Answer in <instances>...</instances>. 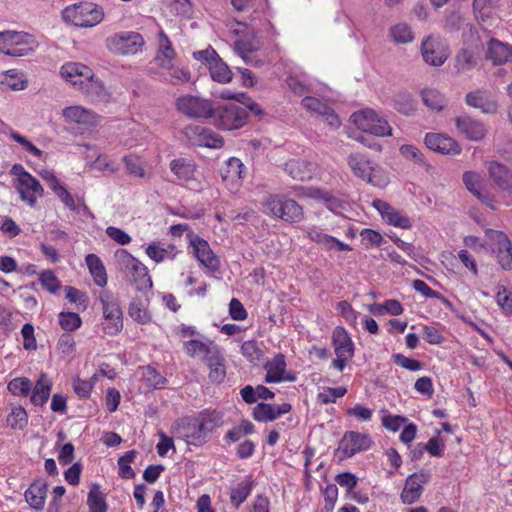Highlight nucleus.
<instances>
[{
	"label": "nucleus",
	"instance_id": "obj_1",
	"mask_svg": "<svg viewBox=\"0 0 512 512\" xmlns=\"http://www.w3.org/2000/svg\"><path fill=\"white\" fill-rule=\"evenodd\" d=\"M223 423L221 412L205 409L195 415L176 420L171 427V432L186 444L199 447L207 443L210 435Z\"/></svg>",
	"mask_w": 512,
	"mask_h": 512
},
{
	"label": "nucleus",
	"instance_id": "obj_2",
	"mask_svg": "<svg viewBox=\"0 0 512 512\" xmlns=\"http://www.w3.org/2000/svg\"><path fill=\"white\" fill-rule=\"evenodd\" d=\"M115 258L119 269L125 274L130 283L135 286L136 290L145 292L152 289V279L148 268L143 263L126 249L117 250Z\"/></svg>",
	"mask_w": 512,
	"mask_h": 512
},
{
	"label": "nucleus",
	"instance_id": "obj_3",
	"mask_svg": "<svg viewBox=\"0 0 512 512\" xmlns=\"http://www.w3.org/2000/svg\"><path fill=\"white\" fill-rule=\"evenodd\" d=\"M263 212L287 223H299L304 219V211L294 199L285 194H271L262 203Z\"/></svg>",
	"mask_w": 512,
	"mask_h": 512
},
{
	"label": "nucleus",
	"instance_id": "obj_4",
	"mask_svg": "<svg viewBox=\"0 0 512 512\" xmlns=\"http://www.w3.org/2000/svg\"><path fill=\"white\" fill-rule=\"evenodd\" d=\"M347 163L355 177L378 188H384L389 184V177L384 169L373 164L366 155L359 152L351 153Z\"/></svg>",
	"mask_w": 512,
	"mask_h": 512
},
{
	"label": "nucleus",
	"instance_id": "obj_5",
	"mask_svg": "<svg viewBox=\"0 0 512 512\" xmlns=\"http://www.w3.org/2000/svg\"><path fill=\"white\" fill-rule=\"evenodd\" d=\"M63 20L76 27L90 28L98 25L104 18L103 9L92 2H80L66 7L62 12Z\"/></svg>",
	"mask_w": 512,
	"mask_h": 512
},
{
	"label": "nucleus",
	"instance_id": "obj_6",
	"mask_svg": "<svg viewBox=\"0 0 512 512\" xmlns=\"http://www.w3.org/2000/svg\"><path fill=\"white\" fill-rule=\"evenodd\" d=\"M60 73L67 82L79 87L87 95H92L102 88L101 83L95 79L92 69L82 63H65Z\"/></svg>",
	"mask_w": 512,
	"mask_h": 512
},
{
	"label": "nucleus",
	"instance_id": "obj_7",
	"mask_svg": "<svg viewBox=\"0 0 512 512\" xmlns=\"http://www.w3.org/2000/svg\"><path fill=\"white\" fill-rule=\"evenodd\" d=\"M38 42L33 35L19 31L0 32V52L12 56L22 57L33 53Z\"/></svg>",
	"mask_w": 512,
	"mask_h": 512
},
{
	"label": "nucleus",
	"instance_id": "obj_8",
	"mask_svg": "<svg viewBox=\"0 0 512 512\" xmlns=\"http://www.w3.org/2000/svg\"><path fill=\"white\" fill-rule=\"evenodd\" d=\"M103 312V332L107 335H116L123 328V313L118 298L110 291L103 290L99 294Z\"/></svg>",
	"mask_w": 512,
	"mask_h": 512
},
{
	"label": "nucleus",
	"instance_id": "obj_9",
	"mask_svg": "<svg viewBox=\"0 0 512 512\" xmlns=\"http://www.w3.org/2000/svg\"><path fill=\"white\" fill-rule=\"evenodd\" d=\"M351 121L358 129L365 133H369L377 137L392 135V128L388 121L371 108H365L354 112L351 115Z\"/></svg>",
	"mask_w": 512,
	"mask_h": 512
},
{
	"label": "nucleus",
	"instance_id": "obj_10",
	"mask_svg": "<svg viewBox=\"0 0 512 512\" xmlns=\"http://www.w3.org/2000/svg\"><path fill=\"white\" fill-rule=\"evenodd\" d=\"M336 358L332 360L331 366L342 372L348 362L354 357L355 346L349 332L342 326L334 328L331 337Z\"/></svg>",
	"mask_w": 512,
	"mask_h": 512
},
{
	"label": "nucleus",
	"instance_id": "obj_11",
	"mask_svg": "<svg viewBox=\"0 0 512 512\" xmlns=\"http://www.w3.org/2000/svg\"><path fill=\"white\" fill-rule=\"evenodd\" d=\"M216 125L223 130H234L243 127L248 118V112L238 104H227L214 109Z\"/></svg>",
	"mask_w": 512,
	"mask_h": 512
},
{
	"label": "nucleus",
	"instance_id": "obj_12",
	"mask_svg": "<svg viewBox=\"0 0 512 512\" xmlns=\"http://www.w3.org/2000/svg\"><path fill=\"white\" fill-rule=\"evenodd\" d=\"M108 48L116 54L133 55L142 50L144 39L138 32L123 31L110 37Z\"/></svg>",
	"mask_w": 512,
	"mask_h": 512
},
{
	"label": "nucleus",
	"instance_id": "obj_13",
	"mask_svg": "<svg viewBox=\"0 0 512 512\" xmlns=\"http://www.w3.org/2000/svg\"><path fill=\"white\" fill-rule=\"evenodd\" d=\"M170 170L179 184L191 190H200L201 182L196 177L197 165L188 158H176L170 162Z\"/></svg>",
	"mask_w": 512,
	"mask_h": 512
},
{
	"label": "nucleus",
	"instance_id": "obj_14",
	"mask_svg": "<svg viewBox=\"0 0 512 512\" xmlns=\"http://www.w3.org/2000/svg\"><path fill=\"white\" fill-rule=\"evenodd\" d=\"M179 112L190 118H208L213 116L214 108L209 100L196 96H181L176 101Z\"/></svg>",
	"mask_w": 512,
	"mask_h": 512
},
{
	"label": "nucleus",
	"instance_id": "obj_15",
	"mask_svg": "<svg viewBox=\"0 0 512 512\" xmlns=\"http://www.w3.org/2000/svg\"><path fill=\"white\" fill-rule=\"evenodd\" d=\"M430 478V472L424 469L410 474L406 478L404 488L400 494L402 503L411 505L417 502L423 494L424 485L430 481Z\"/></svg>",
	"mask_w": 512,
	"mask_h": 512
},
{
	"label": "nucleus",
	"instance_id": "obj_16",
	"mask_svg": "<svg viewBox=\"0 0 512 512\" xmlns=\"http://www.w3.org/2000/svg\"><path fill=\"white\" fill-rule=\"evenodd\" d=\"M485 236L492 245L496 246L498 263L504 270H508L512 265V243L508 236L498 230L486 229Z\"/></svg>",
	"mask_w": 512,
	"mask_h": 512
},
{
	"label": "nucleus",
	"instance_id": "obj_17",
	"mask_svg": "<svg viewBox=\"0 0 512 512\" xmlns=\"http://www.w3.org/2000/svg\"><path fill=\"white\" fill-rule=\"evenodd\" d=\"M184 134L193 145L215 149L224 145L222 137L201 125L186 126Z\"/></svg>",
	"mask_w": 512,
	"mask_h": 512
},
{
	"label": "nucleus",
	"instance_id": "obj_18",
	"mask_svg": "<svg viewBox=\"0 0 512 512\" xmlns=\"http://www.w3.org/2000/svg\"><path fill=\"white\" fill-rule=\"evenodd\" d=\"M14 187L19 193L21 201L30 207H35L38 198L44 194V189L40 182L32 175H22V178L15 179Z\"/></svg>",
	"mask_w": 512,
	"mask_h": 512
},
{
	"label": "nucleus",
	"instance_id": "obj_19",
	"mask_svg": "<svg viewBox=\"0 0 512 512\" xmlns=\"http://www.w3.org/2000/svg\"><path fill=\"white\" fill-rule=\"evenodd\" d=\"M372 445L373 440L369 434L348 431L341 439L339 448L346 457H352L359 452L369 450Z\"/></svg>",
	"mask_w": 512,
	"mask_h": 512
},
{
	"label": "nucleus",
	"instance_id": "obj_20",
	"mask_svg": "<svg viewBox=\"0 0 512 512\" xmlns=\"http://www.w3.org/2000/svg\"><path fill=\"white\" fill-rule=\"evenodd\" d=\"M190 246L193 249V255L208 270L216 271L219 268V259L212 251L209 243L198 235L189 234Z\"/></svg>",
	"mask_w": 512,
	"mask_h": 512
},
{
	"label": "nucleus",
	"instance_id": "obj_21",
	"mask_svg": "<svg viewBox=\"0 0 512 512\" xmlns=\"http://www.w3.org/2000/svg\"><path fill=\"white\" fill-rule=\"evenodd\" d=\"M424 61L432 66H441L448 58V49L440 39L429 36L421 44Z\"/></svg>",
	"mask_w": 512,
	"mask_h": 512
},
{
	"label": "nucleus",
	"instance_id": "obj_22",
	"mask_svg": "<svg viewBox=\"0 0 512 512\" xmlns=\"http://www.w3.org/2000/svg\"><path fill=\"white\" fill-rule=\"evenodd\" d=\"M372 206L379 212L387 224L401 229H410L412 227L410 218L389 203L375 199L372 201Z\"/></svg>",
	"mask_w": 512,
	"mask_h": 512
},
{
	"label": "nucleus",
	"instance_id": "obj_23",
	"mask_svg": "<svg viewBox=\"0 0 512 512\" xmlns=\"http://www.w3.org/2000/svg\"><path fill=\"white\" fill-rule=\"evenodd\" d=\"M424 140L427 148L440 154L458 155L461 152L458 142L445 134L427 133Z\"/></svg>",
	"mask_w": 512,
	"mask_h": 512
},
{
	"label": "nucleus",
	"instance_id": "obj_24",
	"mask_svg": "<svg viewBox=\"0 0 512 512\" xmlns=\"http://www.w3.org/2000/svg\"><path fill=\"white\" fill-rule=\"evenodd\" d=\"M62 114L66 122L77 124L86 129L95 127L99 122V116L95 112L82 106L66 107Z\"/></svg>",
	"mask_w": 512,
	"mask_h": 512
},
{
	"label": "nucleus",
	"instance_id": "obj_25",
	"mask_svg": "<svg viewBox=\"0 0 512 512\" xmlns=\"http://www.w3.org/2000/svg\"><path fill=\"white\" fill-rule=\"evenodd\" d=\"M286 359L282 353L274 355L272 359L267 361L264 365L266 375L264 381L266 383H280L283 381H294L295 377L286 376Z\"/></svg>",
	"mask_w": 512,
	"mask_h": 512
},
{
	"label": "nucleus",
	"instance_id": "obj_26",
	"mask_svg": "<svg viewBox=\"0 0 512 512\" xmlns=\"http://www.w3.org/2000/svg\"><path fill=\"white\" fill-rule=\"evenodd\" d=\"M285 172L294 180H310L317 170V164L305 159H291L285 164Z\"/></svg>",
	"mask_w": 512,
	"mask_h": 512
},
{
	"label": "nucleus",
	"instance_id": "obj_27",
	"mask_svg": "<svg viewBox=\"0 0 512 512\" xmlns=\"http://www.w3.org/2000/svg\"><path fill=\"white\" fill-rule=\"evenodd\" d=\"M291 408L289 403H283L278 406L259 403L253 408L252 417L257 422H271L278 419L283 414L290 412Z\"/></svg>",
	"mask_w": 512,
	"mask_h": 512
},
{
	"label": "nucleus",
	"instance_id": "obj_28",
	"mask_svg": "<svg viewBox=\"0 0 512 512\" xmlns=\"http://www.w3.org/2000/svg\"><path fill=\"white\" fill-rule=\"evenodd\" d=\"M493 182L505 193L512 195V172L504 164L491 161L487 166Z\"/></svg>",
	"mask_w": 512,
	"mask_h": 512
},
{
	"label": "nucleus",
	"instance_id": "obj_29",
	"mask_svg": "<svg viewBox=\"0 0 512 512\" xmlns=\"http://www.w3.org/2000/svg\"><path fill=\"white\" fill-rule=\"evenodd\" d=\"M48 484L43 479L33 481L24 493L28 505L36 510L42 511L47 497Z\"/></svg>",
	"mask_w": 512,
	"mask_h": 512
},
{
	"label": "nucleus",
	"instance_id": "obj_30",
	"mask_svg": "<svg viewBox=\"0 0 512 512\" xmlns=\"http://www.w3.org/2000/svg\"><path fill=\"white\" fill-rule=\"evenodd\" d=\"M486 58L495 66L512 63V46L492 38L487 44Z\"/></svg>",
	"mask_w": 512,
	"mask_h": 512
},
{
	"label": "nucleus",
	"instance_id": "obj_31",
	"mask_svg": "<svg viewBox=\"0 0 512 512\" xmlns=\"http://www.w3.org/2000/svg\"><path fill=\"white\" fill-rule=\"evenodd\" d=\"M455 123L458 131L469 140L479 141L483 139L486 134L483 123L469 116H459L455 119Z\"/></svg>",
	"mask_w": 512,
	"mask_h": 512
},
{
	"label": "nucleus",
	"instance_id": "obj_32",
	"mask_svg": "<svg viewBox=\"0 0 512 512\" xmlns=\"http://www.w3.org/2000/svg\"><path fill=\"white\" fill-rule=\"evenodd\" d=\"M463 182L466 188L482 203L490 208H494L495 200L488 193L482 191L481 177L478 173L468 171L463 174Z\"/></svg>",
	"mask_w": 512,
	"mask_h": 512
},
{
	"label": "nucleus",
	"instance_id": "obj_33",
	"mask_svg": "<svg viewBox=\"0 0 512 512\" xmlns=\"http://www.w3.org/2000/svg\"><path fill=\"white\" fill-rule=\"evenodd\" d=\"M218 349L219 347L212 340L204 342L192 339L184 342V350L187 355L192 358L200 357L204 362Z\"/></svg>",
	"mask_w": 512,
	"mask_h": 512
},
{
	"label": "nucleus",
	"instance_id": "obj_34",
	"mask_svg": "<svg viewBox=\"0 0 512 512\" xmlns=\"http://www.w3.org/2000/svg\"><path fill=\"white\" fill-rule=\"evenodd\" d=\"M465 101L468 106L478 108L483 113L494 114L497 112V103L488 97L486 91H471L466 95Z\"/></svg>",
	"mask_w": 512,
	"mask_h": 512
},
{
	"label": "nucleus",
	"instance_id": "obj_35",
	"mask_svg": "<svg viewBox=\"0 0 512 512\" xmlns=\"http://www.w3.org/2000/svg\"><path fill=\"white\" fill-rule=\"evenodd\" d=\"M52 381L46 373H42L31 390L30 401L35 406H43L49 399Z\"/></svg>",
	"mask_w": 512,
	"mask_h": 512
},
{
	"label": "nucleus",
	"instance_id": "obj_36",
	"mask_svg": "<svg viewBox=\"0 0 512 512\" xmlns=\"http://www.w3.org/2000/svg\"><path fill=\"white\" fill-rule=\"evenodd\" d=\"M85 263L94 283L101 288L105 287L107 285L108 278L106 268L100 257L93 253L87 254L85 257Z\"/></svg>",
	"mask_w": 512,
	"mask_h": 512
},
{
	"label": "nucleus",
	"instance_id": "obj_37",
	"mask_svg": "<svg viewBox=\"0 0 512 512\" xmlns=\"http://www.w3.org/2000/svg\"><path fill=\"white\" fill-rule=\"evenodd\" d=\"M159 37V47L157 50V54L155 56L156 64L161 68L163 66H167L169 63L173 62L176 52L172 47V43L166 33L161 30L158 34Z\"/></svg>",
	"mask_w": 512,
	"mask_h": 512
},
{
	"label": "nucleus",
	"instance_id": "obj_38",
	"mask_svg": "<svg viewBox=\"0 0 512 512\" xmlns=\"http://www.w3.org/2000/svg\"><path fill=\"white\" fill-rule=\"evenodd\" d=\"M146 254L153 261L160 263L168 259L173 260L178 250L173 244L162 245L160 242H153L146 248Z\"/></svg>",
	"mask_w": 512,
	"mask_h": 512
},
{
	"label": "nucleus",
	"instance_id": "obj_39",
	"mask_svg": "<svg viewBox=\"0 0 512 512\" xmlns=\"http://www.w3.org/2000/svg\"><path fill=\"white\" fill-rule=\"evenodd\" d=\"M244 165L240 159L231 157L221 169V177L224 182L239 185L243 178Z\"/></svg>",
	"mask_w": 512,
	"mask_h": 512
},
{
	"label": "nucleus",
	"instance_id": "obj_40",
	"mask_svg": "<svg viewBox=\"0 0 512 512\" xmlns=\"http://www.w3.org/2000/svg\"><path fill=\"white\" fill-rule=\"evenodd\" d=\"M255 485V480L252 475H247L244 479L237 484L236 487L231 489L230 501L231 504L238 508L250 496L252 489Z\"/></svg>",
	"mask_w": 512,
	"mask_h": 512
},
{
	"label": "nucleus",
	"instance_id": "obj_41",
	"mask_svg": "<svg viewBox=\"0 0 512 512\" xmlns=\"http://www.w3.org/2000/svg\"><path fill=\"white\" fill-rule=\"evenodd\" d=\"M225 359L220 351V348L215 351L210 357L207 358L205 364L209 368V379L212 382L221 383L226 376Z\"/></svg>",
	"mask_w": 512,
	"mask_h": 512
},
{
	"label": "nucleus",
	"instance_id": "obj_42",
	"mask_svg": "<svg viewBox=\"0 0 512 512\" xmlns=\"http://www.w3.org/2000/svg\"><path fill=\"white\" fill-rule=\"evenodd\" d=\"M89 512H107L106 497L98 484H92L87 495Z\"/></svg>",
	"mask_w": 512,
	"mask_h": 512
},
{
	"label": "nucleus",
	"instance_id": "obj_43",
	"mask_svg": "<svg viewBox=\"0 0 512 512\" xmlns=\"http://www.w3.org/2000/svg\"><path fill=\"white\" fill-rule=\"evenodd\" d=\"M255 431V425L251 421L243 419L238 425L232 427L226 432L224 436V441L227 444H231L237 442L246 435L255 433Z\"/></svg>",
	"mask_w": 512,
	"mask_h": 512
},
{
	"label": "nucleus",
	"instance_id": "obj_44",
	"mask_svg": "<svg viewBox=\"0 0 512 512\" xmlns=\"http://www.w3.org/2000/svg\"><path fill=\"white\" fill-rule=\"evenodd\" d=\"M475 52L470 48L461 49L455 57V69L457 72H466L476 66Z\"/></svg>",
	"mask_w": 512,
	"mask_h": 512
},
{
	"label": "nucleus",
	"instance_id": "obj_45",
	"mask_svg": "<svg viewBox=\"0 0 512 512\" xmlns=\"http://www.w3.org/2000/svg\"><path fill=\"white\" fill-rule=\"evenodd\" d=\"M211 78L219 83H228L232 80V72L223 60L218 57L208 68Z\"/></svg>",
	"mask_w": 512,
	"mask_h": 512
},
{
	"label": "nucleus",
	"instance_id": "obj_46",
	"mask_svg": "<svg viewBox=\"0 0 512 512\" xmlns=\"http://www.w3.org/2000/svg\"><path fill=\"white\" fill-rule=\"evenodd\" d=\"M422 100L425 106L431 110L440 111L445 106V97L436 89L427 88L421 92Z\"/></svg>",
	"mask_w": 512,
	"mask_h": 512
},
{
	"label": "nucleus",
	"instance_id": "obj_47",
	"mask_svg": "<svg viewBox=\"0 0 512 512\" xmlns=\"http://www.w3.org/2000/svg\"><path fill=\"white\" fill-rule=\"evenodd\" d=\"M142 378L146 386L150 389H162L167 384V379L155 368L146 366L142 370Z\"/></svg>",
	"mask_w": 512,
	"mask_h": 512
},
{
	"label": "nucleus",
	"instance_id": "obj_48",
	"mask_svg": "<svg viewBox=\"0 0 512 512\" xmlns=\"http://www.w3.org/2000/svg\"><path fill=\"white\" fill-rule=\"evenodd\" d=\"M137 457V451L129 450L118 459V475L122 479H133L136 474L131 467V463L135 461Z\"/></svg>",
	"mask_w": 512,
	"mask_h": 512
},
{
	"label": "nucleus",
	"instance_id": "obj_49",
	"mask_svg": "<svg viewBox=\"0 0 512 512\" xmlns=\"http://www.w3.org/2000/svg\"><path fill=\"white\" fill-rule=\"evenodd\" d=\"M6 422L11 429L23 430L28 424V414L22 406H14L11 408Z\"/></svg>",
	"mask_w": 512,
	"mask_h": 512
},
{
	"label": "nucleus",
	"instance_id": "obj_50",
	"mask_svg": "<svg viewBox=\"0 0 512 512\" xmlns=\"http://www.w3.org/2000/svg\"><path fill=\"white\" fill-rule=\"evenodd\" d=\"M126 172L134 177L144 178L146 176L145 169L143 167V160L140 156L130 153L122 159Z\"/></svg>",
	"mask_w": 512,
	"mask_h": 512
},
{
	"label": "nucleus",
	"instance_id": "obj_51",
	"mask_svg": "<svg viewBox=\"0 0 512 512\" xmlns=\"http://www.w3.org/2000/svg\"><path fill=\"white\" fill-rule=\"evenodd\" d=\"M390 36L397 44H408L414 40V33L406 23H398L392 26Z\"/></svg>",
	"mask_w": 512,
	"mask_h": 512
},
{
	"label": "nucleus",
	"instance_id": "obj_52",
	"mask_svg": "<svg viewBox=\"0 0 512 512\" xmlns=\"http://www.w3.org/2000/svg\"><path fill=\"white\" fill-rule=\"evenodd\" d=\"M7 389L14 396L27 397L32 390V382L27 377H16L8 383Z\"/></svg>",
	"mask_w": 512,
	"mask_h": 512
},
{
	"label": "nucleus",
	"instance_id": "obj_53",
	"mask_svg": "<svg viewBox=\"0 0 512 512\" xmlns=\"http://www.w3.org/2000/svg\"><path fill=\"white\" fill-rule=\"evenodd\" d=\"M393 107L400 113L409 115L415 110V103L411 94L407 92H398L394 95Z\"/></svg>",
	"mask_w": 512,
	"mask_h": 512
},
{
	"label": "nucleus",
	"instance_id": "obj_54",
	"mask_svg": "<svg viewBox=\"0 0 512 512\" xmlns=\"http://www.w3.org/2000/svg\"><path fill=\"white\" fill-rule=\"evenodd\" d=\"M0 83L5 84L13 90H22L26 87L23 74L16 69L8 70L0 75Z\"/></svg>",
	"mask_w": 512,
	"mask_h": 512
},
{
	"label": "nucleus",
	"instance_id": "obj_55",
	"mask_svg": "<svg viewBox=\"0 0 512 512\" xmlns=\"http://www.w3.org/2000/svg\"><path fill=\"white\" fill-rule=\"evenodd\" d=\"M242 355L251 363L258 364L263 358V351L255 340L245 341L240 348Z\"/></svg>",
	"mask_w": 512,
	"mask_h": 512
},
{
	"label": "nucleus",
	"instance_id": "obj_56",
	"mask_svg": "<svg viewBox=\"0 0 512 512\" xmlns=\"http://www.w3.org/2000/svg\"><path fill=\"white\" fill-rule=\"evenodd\" d=\"M381 417L382 426L391 432H397L400 427L408 422V418L401 415L389 414L387 410H382Z\"/></svg>",
	"mask_w": 512,
	"mask_h": 512
},
{
	"label": "nucleus",
	"instance_id": "obj_57",
	"mask_svg": "<svg viewBox=\"0 0 512 512\" xmlns=\"http://www.w3.org/2000/svg\"><path fill=\"white\" fill-rule=\"evenodd\" d=\"M39 281L44 289L56 294L61 288V282L52 270H44L39 274Z\"/></svg>",
	"mask_w": 512,
	"mask_h": 512
},
{
	"label": "nucleus",
	"instance_id": "obj_58",
	"mask_svg": "<svg viewBox=\"0 0 512 512\" xmlns=\"http://www.w3.org/2000/svg\"><path fill=\"white\" fill-rule=\"evenodd\" d=\"M496 303L505 315L512 314V291L504 285L498 287L496 294Z\"/></svg>",
	"mask_w": 512,
	"mask_h": 512
},
{
	"label": "nucleus",
	"instance_id": "obj_59",
	"mask_svg": "<svg viewBox=\"0 0 512 512\" xmlns=\"http://www.w3.org/2000/svg\"><path fill=\"white\" fill-rule=\"evenodd\" d=\"M59 324L63 330L72 332L81 327L82 320L77 313L61 312L59 314Z\"/></svg>",
	"mask_w": 512,
	"mask_h": 512
},
{
	"label": "nucleus",
	"instance_id": "obj_60",
	"mask_svg": "<svg viewBox=\"0 0 512 512\" xmlns=\"http://www.w3.org/2000/svg\"><path fill=\"white\" fill-rule=\"evenodd\" d=\"M130 317L141 324L149 323L150 314L140 301H132L128 308Z\"/></svg>",
	"mask_w": 512,
	"mask_h": 512
},
{
	"label": "nucleus",
	"instance_id": "obj_61",
	"mask_svg": "<svg viewBox=\"0 0 512 512\" xmlns=\"http://www.w3.org/2000/svg\"><path fill=\"white\" fill-rule=\"evenodd\" d=\"M161 68L167 71V75L170 77V81L174 84L186 83L190 80V72L175 66L173 62Z\"/></svg>",
	"mask_w": 512,
	"mask_h": 512
},
{
	"label": "nucleus",
	"instance_id": "obj_62",
	"mask_svg": "<svg viewBox=\"0 0 512 512\" xmlns=\"http://www.w3.org/2000/svg\"><path fill=\"white\" fill-rule=\"evenodd\" d=\"M422 338L431 345H440L444 341L442 330L434 325L422 326Z\"/></svg>",
	"mask_w": 512,
	"mask_h": 512
},
{
	"label": "nucleus",
	"instance_id": "obj_63",
	"mask_svg": "<svg viewBox=\"0 0 512 512\" xmlns=\"http://www.w3.org/2000/svg\"><path fill=\"white\" fill-rule=\"evenodd\" d=\"M362 244L366 248L380 247L383 241V236L380 232L365 228L360 232Z\"/></svg>",
	"mask_w": 512,
	"mask_h": 512
},
{
	"label": "nucleus",
	"instance_id": "obj_64",
	"mask_svg": "<svg viewBox=\"0 0 512 512\" xmlns=\"http://www.w3.org/2000/svg\"><path fill=\"white\" fill-rule=\"evenodd\" d=\"M92 166L102 173L114 174L118 171V165L115 164L108 156L99 155L93 162Z\"/></svg>",
	"mask_w": 512,
	"mask_h": 512
}]
</instances>
